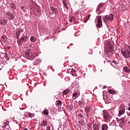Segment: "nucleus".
Returning <instances> with one entry per match:
<instances>
[{
    "label": "nucleus",
    "instance_id": "nucleus-1",
    "mask_svg": "<svg viewBox=\"0 0 130 130\" xmlns=\"http://www.w3.org/2000/svg\"><path fill=\"white\" fill-rule=\"evenodd\" d=\"M25 56L26 58L29 59H32V58H34L36 57V53L32 52V50L31 49H28L25 53Z\"/></svg>",
    "mask_w": 130,
    "mask_h": 130
},
{
    "label": "nucleus",
    "instance_id": "nucleus-2",
    "mask_svg": "<svg viewBox=\"0 0 130 130\" xmlns=\"http://www.w3.org/2000/svg\"><path fill=\"white\" fill-rule=\"evenodd\" d=\"M50 9L52 12L49 13V16L50 18H55L58 13V10L53 7H51Z\"/></svg>",
    "mask_w": 130,
    "mask_h": 130
},
{
    "label": "nucleus",
    "instance_id": "nucleus-3",
    "mask_svg": "<svg viewBox=\"0 0 130 130\" xmlns=\"http://www.w3.org/2000/svg\"><path fill=\"white\" fill-rule=\"evenodd\" d=\"M103 20L106 24H107L109 22H112L113 21V15L111 14L109 15H106L103 18Z\"/></svg>",
    "mask_w": 130,
    "mask_h": 130
},
{
    "label": "nucleus",
    "instance_id": "nucleus-4",
    "mask_svg": "<svg viewBox=\"0 0 130 130\" xmlns=\"http://www.w3.org/2000/svg\"><path fill=\"white\" fill-rule=\"evenodd\" d=\"M84 111L86 113V117H90V116H91V114H90V112L92 111V106L91 105L86 106L84 110Z\"/></svg>",
    "mask_w": 130,
    "mask_h": 130
},
{
    "label": "nucleus",
    "instance_id": "nucleus-5",
    "mask_svg": "<svg viewBox=\"0 0 130 130\" xmlns=\"http://www.w3.org/2000/svg\"><path fill=\"white\" fill-rule=\"evenodd\" d=\"M121 53L125 58H128V57H130V50L126 48L124 49L121 52Z\"/></svg>",
    "mask_w": 130,
    "mask_h": 130
},
{
    "label": "nucleus",
    "instance_id": "nucleus-6",
    "mask_svg": "<svg viewBox=\"0 0 130 130\" xmlns=\"http://www.w3.org/2000/svg\"><path fill=\"white\" fill-rule=\"evenodd\" d=\"M125 112V106L123 104H121L119 108V114L118 116H120L122 115V114H124Z\"/></svg>",
    "mask_w": 130,
    "mask_h": 130
},
{
    "label": "nucleus",
    "instance_id": "nucleus-7",
    "mask_svg": "<svg viewBox=\"0 0 130 130\" xmlns=\"http://www.w3.org/2000/svg\"><path fill=\"white\" fill-rule=\"evenodd\" d=\"M106 51L107 52H108V53L113 51V47H112L110 42H108L107 47L106 48Z\"/></svg>",
    "mask_w": 130,
    "mask_h": 130
},
{
    "label": "nucleus",
    "instance_id": "nucleus-8",
    "mask_svg": "<svg viewBox=\"0 0 130 130\" xmlns=\"http://www.w3.org/2000/svg\"><path fill=\"white\" fill-rule=\"evenodd\" d=\"M97 27L99 28H101V27H102V18L101 16L98 17Z\"/></svg>",
    "mask_w": 130,
    "mask_h": 130
},
{
    "label": "nucleus",
    "instance_id": "nucleus-9",
    "mask_svg": "<svg viewBox=\"0 0 130 130\" xmlns=\"http://www.w3.org/2000/svg\"><path fill=\"white\" fill-rule=\"evenodd\" d=\"M104 117L106 120H109L111 118L109 113L107 112H104Z\"/></svg>",
    "mask_w": 130,
    "mask_h": 130
},
{
    "label": "nucleus",
    "instance_id": "nucleus-10",
    "mask_svg": "<svg viewBox=\"0 0 130 130\" xmlns=\"http://www.w3.org/2000/svg\"><path fill=\"white\" fill-rule=\"evenodd\" d=\"M7 16H8V18L9 20H14V18H15V16H14V14L13 13H11V12H8L6 14Z\"/></svg>",
    "mask_w": 130,
    "mask_h": 130
},
{
    "label": "nucleus",
    "instance_id": "nucleus-11",
    "mask_svg": "<svg viewBox=\"0 0 130 130\" xmlns=\"http://www.w3.org/2000/svg\"><path fill=\"white\" fill-rule=\"evenodd\" d=\"M40 125H41V126H45L46 125H47V121L44 120L42 121Z\"/></svg>",
    "mask_w": 130,
    "mask_h": 130
},
{
    "label": "nucleus",
    "instance_id": "nucleus-12",
    "mask_svg": "<svg viewBox=\"0 0 130 130\" xmlns=\"http://www.w3.org/2000/svg\"><path fill=\"white\" fill-rule=\"evenodd\" d=\"M104 5V4L103 3L100 4L98 5V8L96 9V12H99V11H100V9H101V8H102V7H103Z\"/></svg>",
    "mask_w": 130,
    "mask_h": 130
},
{
    "label": "nucleus",
    "instance_id": "nucleus-13",
    "mask_svg": "<svg viewBox=\"0 0 130 130\" xmlns=\"http://www.w3.org/2000/svg\"><path fill=\"white\" fill-rule=\"evenodd\" d=\"M123 70L124 71H125V73H129L130 72V69L127 66H124L123 68Z\"/></svg>",
    "mask_w": 130,
    "mask_h": 130
},
{
    "label": "nucleus",
    "instance_id": "nucleus-14",
    "mask_svg": "<svg viewBox=\"0 0 130 130\" xmlns=\"http://www.w3.org/2000/svg\"><path fill=\"white\" fill-rule=\"evenodd\" d=\"M118 64V62H117L116 61H112L110 63L111 66H112V67H113L114 68H115V66Z\"/></svg>",
    "mask_w": 130,
    "mask_h": 130
},
{
    "label": "nucleus",
    "instance_id": "nucleus-15",
    "mask_svg": "<svg viewBox=\"0 0 130 130\" xmlns=\"http://www.w3.org/2000/svg\"><path fill=\"white\" fill-rule=\"evenodd\" d=\"M93 129L94 130H99V125L96 123L93 124Z\"/></svg>",
    "mask_w": 130,
    "mask_h": 130
},
{
    "label": "nucleus",
    "instance_id": "nucleus-16",
    "mask_svg": "<svg viewBox=\"0 0 130 130\" xmlns=\"http://www.w3.org/2000/svg\"><path fill=\"white\" fill-rule=\"evenodd\" d=\"M108 129V126L106 124H103L102 125V130H107Z\"/></svg>",
    "mask_w": 130,
    "mask_h": 130
},
{
    "label": "nucleus",
    "instance_id": "nucleus-17",
    "mask_svg": "<svg viewBox=\"0 0 130 130\" xmlns=\"http://www.w3.org/2000/svg\"><path fill=\"white\" fill-rule=\"evenodd\" d=\"M7 125H9V122L7 121L6 120H5L3 122V124L2 126V127H6Z\"/></svg>",
    "mask_w": 130,
    "mask_h": 130
},
{
    "label": "nucleus",
    "instance_id": "nucleus-18",
    "mask_svg": "<svg viewBox=\"0 0 130 130\" xmlns=\"http://www.w3.org/2000/svg\"><path fill=\"white\" fill-rule=\"evenodd\" d=\"M7 36L6 35H3L2 37V40L3 42H6L7 41Z\"/></svg>",
    "mask_w": 130,
    "mask_h": 130
},
{
    "label": "nucleus",
    "instance_id": "nucleus-19",
    "mask_svg": "<svg viewBox=\"0 0 130 130\" xmlns=\"http://www.w3.org/2000/svg\"><path fill=\"white\" fill-rule=\"evenodd\" d=\"M78 119H80V120L82 119H84V116H83L82 114H78Z\"/></svg>",
    "mask_w": 130,
    "mask_h": 130
},
{
    "label": "nucleus",
    "instance_id": "nucleus-20",
    "mask_svg": "<svg viewBox=\"0 0 130 130\" xmlns=\"http://www.w3.org/2000/svg\"><path fill=\"white\" fill-rule=\"evenodd\" d=\"M120 123H121V124H123V125H124L125 123H124V118H122L121 119H120Z\"/></svg>",
    "mask_w": 130,
    "mask_h": 130
},
{
    "label": "nucleus",
    "instance_id": "nucleus-21",
    "mask_svg": "<svg viewBox=\"0 0 130 130\" xmlns=\"http://www.w3.org/2000/svg\"><path fill=\"white\" fill-rule=\"evenodd\" d=\"M108 93L110 94H115L116 93V91L115 90H113L112 89H110L108 90Z\"/></svg>",
    "mask_w": 130,
    "mask_h": 130
},
{
    "label": "nucleus",
    "instance_id": "nucleus-22",
    "mask_svg": "<svg viewBox=\"0 0 130 130\" xmlns=\"http://www.w3.org/2000/svg\"><path fill=\"white\" fill-rule=\"evenodd\" d=\"M79 123H81V125H85V124H86L84 119H82L81 120H80V121H79Z\"/></svg>",
    "mask_w": 130,
    "mask_h": 130
},
{
    "label": "nucleus",
    "instance_id": "nucleus-23",
    "mask_svg": "<svg viewBox=\"0 0 130 130\" xmlns=\"http://www.w3.org/2000/svg\"><path fill=\"white\" fill-rule=\"evenodd\" d=\"M21 32V30H18L16 32V36L17 38L19 39V37H20V33Z\"/></svg>",
    "mask_w": 130,
    "mask_h": 130
},
{
    "label": "nucleus",
    "instance_id": "nucleus-24",
    "mask_svg": "<svg viewBox=\"0 0 130 130\" xmlns=\"http://www.w3.org/2000/svg\"><path fill=\"white\" fill-rule=\"evenodd\" d=\"M56 105L58 106H61V101H58L56 102Z\"/></svg>",
    "mask_w": 130,
    "mask_h": 130
},
{
    "label": "nucleus",
    "instance_id": "nucleus-25",
    "mask_svg": "<svg viewBox=\"0 0 130 130\" xmlns=\"http://www.w3.org/2000/svg\"><path fill=\"white\" fill-rule=\"evenodd\" d=\"M11 8L13 9H16V5L15 3H13L11 4Z\"/></svg>",
    "mask_w": 130,
    "mask_h": 130
},
{
    "label": "nucleus",
    "instance_id": "nucleus-26",
    "mask_svg": "<svg viewBox=\"0 0 130 130\" xmlns=\"http://www.w3.org/2000/svg\"><path fill=\"white\" fill-rule=\"evenodd\" d=\"M23 42H22V40H21V39H19L17 41V43H18V45H22V44L23 43Z\"/></svg>",
    "mask_w": 130,
    "mask_h": 130
},
{
    "label": "nucleus",
    "instance_id": "nucleus-27",
    "mask_svg": "<svg viewBox=\"0 0 130 130\" xmlns=\"http://www.w3.org/2000/svg\"><path fill=\"white\" fill-rule=\"evenodd\" d=\"M48 110L45 109L43 111V114H45V115H48Z\"/></svg>",
    "mask_w": 130,
    "mask_h": 130
},
{
    "label": "nucleus",
    "instance_id": "nucleus-28",
    "mask_svg": "<svg viewBox=\"0 0 130 130\" xmlns=\"http://www.w3.org/2000/svg\"><path fill=\"white\" fill-rule=\"evenodd\" d=\"M76 72L75 71V70H72L71 72V74L74 77V76L76 75Z\"/></svg>",
    "mask_w": 130,
    "mask_h": 130
},
{
    "label": "nucleus",
    "instance_id": "nucleus-29",
    "mask_svg": "<svg viewBox=\"0 0 130 130\" xmlns=\"http://www.w3.org/2000/svg\"><path fill=\"white\" fill-rule=\"evenodd\" d=\"M69 92H70V90L67 89L63 91V95H67V94L69 93Z\"/></svg>",
    "mask_w": 130,
    "mask_h": 130
},
{
    "label": "nucleus",
    "instance_id": "nucleus-30",
    "mask_svg": "<svg viewBox=\"0 0 130 130\" xmlns=\"http://www.w3.org/2000/svg\"><path fill=\"white\" fill-rule=\"evenodd\" d=\"M91 16V15H88L85 18V20H84V23H86L87 22V21H88L89 20V19H90V17Z\"/></svg>",
    "mask_w": 130,
    "mask_h": 130
},
{
    "label": "nucleus",
    "instance_id": "nucleus-31",
    "mask_svg": "<svg viewBox=\"0 0 130 130\" xmlns=\"http://www.w3.org/2000/svg\"><path fill=\"white\" fill-rule=\"evenodd\" d=\"M75 16H71L70 17V19H69V21L72 22H73V21H74V20H75Z\"/></svg>",
    "mask_w": 130,
    "mask_h": 130
},
{
    "label": "nucleus",
    "instance_id": "nucleus-32",
    "mask_svg": "<svg viewBox=\"0 0 130 130\" xmlns=\"http://www.w3.org/2000/svg\"><path fill=\"white\" fill-rule=\"evenodd\" d=\"M30 41H31V42H34L36 41V38H35V37H31L30 38Z\"/></svg>",
    "mask_w": 130,
    "mask_h": 130
},
{
    "label": "nucleus",
    "instance_id": "nucleus-33",
    "mask_svg": "<svg viewBox=\"0 0 130 130\" xmlns=\"http://www.w3.org/2000/svg\"><path fill=\"white\" fill-rule=\"evenodd\" d=\"M25 38H26V37H25V36H23L21 37L20 40H22V41L24 42V41H26Z\"/></svg>",
    "mask_w": 130,
    "mask_h": 130
},
{
    "label": "nucleus",
    "instance_id": "nucleus-34",
    "mask_svg": "<svg viewBox=\"0 0 130 130\" xmlns=\"http://www.w3.org/2000/svg\"><path fill=\"white\" fill-rule=\"evenodd\" d=\"M89 54H92V51L91 50H89L86 52V55H88Z\"/></svg>",
    "mask_w": 130,
    "mask_h": 130
},
{
    "label": "nucleus",
    "instance_id": "nucleus-35",
    "mask_svg": "<svg viewBox=\"0 0 130 130\" xmlns=\"http://www.w3.org/2000/svg\"><path fill=\"white\" fill-rule=\"evenodd\" d=\"M63 7L66 8V9H69V8L68 7V5H67V3H63Z\"/></svg>",
    "mask_w": 130,
    "mask_h": 130
},
{
    "label": "nucleus",
    "instance_id": "nucleus-36",
    "mask_svg": "<svg viewBox=\"0 0 130 130\" xmlns=\"http://www.w3.org/2000/svg\"><path fill=\"white\" fill-rule=\"evenodd\" d=\"M2 25H6V24H7V20H4L3 22H2Z\"/></svg>",
    "mask_w": 130,
    "mask_h": 130
},
{
    "label": "nucleus",
    "instance_id": "nucleus-37",
    "mask_svg": "<svg viewBox=\"0 0 130 130\" xmlns=\"http://www.w3.org/2000/svg\"><path fill=\"white\" fill-rule=\"evenodd\" d=\"M73 96H74V97H77V96H78V92H74Z\"/></svg>",
    "mask_w": 130,
    "mask_h": 130
},
{
    "label": "nucleus",
    "instance_id": "nucleus-38",
    "mask_svg": "<svg viewBox=\"0 0 130 130\" xmlns=\"http://www.w3.org/2000/svg\"><path fill=\"white\" fill-rule=\"evenodd\" d=\"M116 119L117 121V122H120V119H119L118 118H116Z\"/></svg>",
    "mask_w": 130,
    "mask_h": 130
},
{
    "label": "nucleus",
    "instance_id": "nucleus-39",
    "mask_svg": "<svg viewBox=\"0 0 130 130\" xmlns=\"http://www.w3.org/2000/svg\"><path fill=\"white\" fill-rule=\"evenodd\" d=\"M46 129L47 130H50V126H49L47 127Z\"/></svg>",
    "mask_w": 130,
    "mask_h": 130
},
{
    "label": "nucleus",
    "instance_id": "nucleus-40",
    "mask_svg": "<svg viewBox=\"0 0 130 130\" xmlns=\"http://www.w3.org/2000/svg\"><path fill=\"white\" fill-rule=\"evenodd\" d=\"M62 3L63 4H67V0H63Z\"/></svg>",
    "mask_w": 130,
    "mask_h": 130
},
{
    "label": "nucleus",
    "instance_id": "nucleus-41",
    "mask_svg": "<svg viewBox=\"0 0 130 130\" xmlns=\"http://www.w3.org/2000/svg\"><path fill=\"white\" fill-rule=\"evenodd\" d=\"M29 117H30L31 118H32V116H33V114H30L29 115Z\"/></svg>",
    "mask_w": 130,
    "mask_h": 130
},
{
    "label": "nucleus",
    "instance_id": "nucleus-42",
    "mask_svg": "<svg viewBox=\"0 0 130 130\" xmlns=\"http://www.w3.org/2000/svg\"><path fill=\"white\" fill-rule=\"evenodd\" d=\"M20 9H21V10H23V9H24V7H23V6H20Z\"/></svg>",
    "mask_w": 130,
    "mask_h": 130
},
{
    "label": "nucleus",
    "instance_id": "nucleus-43",
    "mask_svg": "<svg viewBox=\"0 0 130 130\" xmlns=\"http://www.w3.org/2000/svg\"><path fill=\"white\" fill-rule=\"evenodd\" d=\"M23 130H29V129H28L24 127V128H23Z\"/></svg>",
    "mask_w": 130,
    "mask_h": 130
},
{
    "label": "nucleus",
    "instance_id": "nucleus-44",
    "mask_svg": "<svg viewBox=\"0 0 130 130\" xmlns=\"http://www.w3.org/2000/svg\"><path fill=\"white\" fill-rule=\"evenodd\" d=\"M128 106L130 107V102L128 103Z\"/></svg>",
    "mask_w": 130,
    "mask_h": 130
},
{
    "label": "nucleus",
    "instance_id": "nucleus-45",
    "mask_svg": "<svg viewBox=\"0 0 130 130\" xmlns=\"http://www.w3.org/2000/svg\"><path fill=\"white\" fill-rule=\"evenodd\" d=\"M70 109H73V106H70Z\"/></svg>",
    "mask_w": 130,
    "mask_h": 130
},
{
    "label": "nucleus",
    "instance_id": "nucleus-46",
    "mask_svg": "<svg viewBox=\"0 0 130 130\" xmlns=\"http://www.w3.org/2000/svg\"><path fill=\"white\" fill-rule=\"evenodd\" d=\"M7 48H8V49H10L11 48V47H8Z\"/></svg>",
    "mask_w": 130,
    "mask_h": 130
},
{
    "label": "nucleus",
    "instance_id": "nucleus-47",
    "mask_svg": "<svg viewBox=\"0 0 130 130\" xmlns=\"http://www.w3.org/2000/svg\"><path fill=\"white\" fill-rule=\"evenodd\" d=\"M128 110H129V111H130V107H128Z\"/></svg>",
    "mask_w": 130,
    "mask_h": 130
},
{
    "label": "nucleus",
    "instance_id": "nucleus-48",
    "mask_svg": "<svg viewBox=\"0 0 130 130\" xmlns=\"http://www.w3.org/2000/svg\"><path fill=\"white\" fill-rule=\"evenodd\" d=\"M128 115H130V113H129Z\"/></svg>",
    "mask_w": 130,
    "mask_h": 130
}]
</instances>
